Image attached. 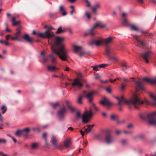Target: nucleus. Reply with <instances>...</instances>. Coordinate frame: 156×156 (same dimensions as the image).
I'll return each mask as SVG.
<instances>
[{
  "instance_id": "obj_37",
  "label": "nucleus",
  "mask_w": 156,
  "mask_h": 156,
  "mask_svg": "<svg viewBox=\"0 0 156 156\" xmlns=\"http://www.w3.org/2000/svg\"><path fill=\"white\" fill-rule=\"evenodd\" d=\"M83 97V95H80L78 98L77 100V102L79 104H81L82 103V99Z\"/></svg>"
},
{
  "instance_id": "obj_38",
  "label": "nucleus",
  "mask_w": 156,
  "mask_h": 156,
  "mask_svg": "<svg viewBox=\"0 0 156 156\" xmlns=\"http://www.w3.org/2000/svg\"><path fill=\"white\" fill-rule=\"evenodd\" d=\"M110 50L108 47L106 48H105V52L107 55H109L110 53Z\"/></svg>"
},
{
  "instance_id": "obj_43",
  "label": "nucleus",
  "mask_w": 156,
  "mask_h": 156,
  "mask_svg": "<svg viewBox=\"0 0 156 156\" xmlns=\"http://www.w3.org/2000/svg\"><path fill=\"white\" fill-rule=\"evenodd\" d=\"M123 133L126 135L130 134L132 133L133 132L131 131H127L125 130L122 131Z\"/></svg>"
},
{
  "instance_id": "obj_44",
  "label": "nucleus",
  "mask_w": 156,
  "mask_h": 156,
  "mask_svg": "<svg viewBox=\"0 0 156 156\" xmlns=\"http://www.w3.org/2000/svg\"><path fill=\"white\" fill-rule=\"evenodd\" d=\"M151 84L153 85L156 84V77L154 79H151Z\"/></svg>"
},
{
  "instance_id": "obj_61",
  "label": "nucleus",
  "mask_w": 156,
  "mask_h": 156,
  "mask_svg": "<svg viewBox=\"0 0 156 156\" xmlns=\"http://www.w3.org/2000/svg\"><path fill=\"white\" fill-rule=\"evenodd\" d=\"M127 13L125 12H123L122 13V16L124 18H124H126L125 17H126V16L127 15Z\"/></svg>"
},
{
  "instance_id": "obj_63",
  "label": "nucleus",
  "mask_w": 156,
  "mask_h": 156,
  "mask_svg": "<svg viewBox=\"0 0 156 156\" xmlns=\"http://www.w3.org/2000/svg\"><path fill=\"white\" fill-rule=\"evenodd\" d=\"M125 86L122 83V86L121 87V90H123L124 89Z\"/></svg>"
},
{
  "instance_id": "obj_21",
  "label": "nucleus",
  "mask_w": 156,
  "mask_h": 156,
  "mask_svg": "<svg viewBox=\"0 0 156 156\" xmlns=\"http://www.w3.org/2000/svg\"><path fill=\"white\" fill-rule=\"evenodd\" d=\"M22 37L24 40L28 41L30 43H31L32 42V39L27 34H25L24 36H22Z\"/></svg>"
},
{
  "instance_id": "obj_20",
  "label": "nucleus",
  "mask_w": 156,
  "mask_h": 156,
  "mask_svg": "<svg viewBox=\"0 0 156 156\" xmlns=\"http://www.w3.org/2000/svg\"><path fill=\"white\" fill-rule=\"evenodd\" d=\"M51 142L53 145L56 147H58V146L57 144V140L56 136L54 135H52L51 137Z\"/></svg>"
},
{
  "instance_id": "obj_56",
  "label": "nucleus",
  "mask_w": 156,
  "mask_h": 156,
  "mask_svg": "<svg viewBox=\"0 0 156 156\" xmlns=\"http://www.w3.org/2000/svg\"><path fill=\"white\" fill-rule=\"evenodd\" d=\"M11 37V35L9 34L5 36L6 41H8L9 40V38Z\"/></svg>"
},
{
  "instance_id": "obj_48",
  "label": "nucleus",
  "mask_w": 156,
  "mask_h": 156,
  "mask_svg": "<svg viewBox=\"0 0 156 156\" xmlns=\"http://www.w3.org/2000/svg\"><path fill=\"white\" fill-rule=\"evenodd\" d=\"M6 141L5 140L3 139H0V144L6 143Z\"/></svg>"
},
{
  "instance_id": "obj_2",
  "label": "nucleus",
  "mask_w": 156,
  "mask_h": 156,
  "mask_svg": "<svg viewBox=\"0 0 156 156\" xmlns=\"http://www.w3.org/2000/svg\"><path fill=\"white\" fill-rule=\"evenodd\" d=\"M116 98L118 100L117 105L119 106L122 105L124 103L128 105H133L135 108L138 109L139 105L143 104L144 102L141 101L138 96L136 94L133 95V97L129 100H126L123 96L122 95L120 98L117 97Z\"/></svg>"
},
{
  "instance_id": "obj_33",
  "label": "nucleus",
  "mask_w": 156,
  "mask_h": 156,
  "mask_svg": "<svg viewBox=\"0 0 156 156\" xmlns=\"http://www.w3.org/2000/svg\"><path fill=\"white\" fill-rule=\"evenodd\" d=\"M30 128H26L25 129H22V131L23 132V133H24V134H27H27L30 131Z\"/></svg>"
},
{
  "instance_id": "obj_32",
  "label": "nucleus",
  "mask_w": 156,
  "mask_h": 156,
  "mask_svg": "<svg viewBox=\"0 0 156 156\" xmlns=\"http://www.w3.org/2000/svg\"><path fill=\"white\" fill-rule=\"evenodd\" d=\"M122 23L123 25L125 26H127L129 25L128 20L126 18H124V19L123 20L122 22Z\"/></svg>"
},
{
  "instance_id": "obj_26",
  "label": "nucleus",
  "mask_w": 156,
  "mask_h": 156,
  "mask_svg": "<svg viewBox=\"0 0 156 156\" xmlns=\"http://www.w3.org/2000/svg\"><path fill=\"white\" fill-rule=\"evenodd\" d=\"M131 30L138 31L140 30L139 28L136 25L132 24L130 25Z\"/></svg>"
},
{
  "instance_id": "obj_11",
  "label": "nucleus",
  "mask_w": 156,
  "mask_h": 156,
  "mask_svg": "<svg viewBox=\"0 0 156 156\" xmlns=\"http://www.w3.org/2000/svg\"><path fill=\"white\" fill-rule=\"evenodd\" d=\"M98 23H95L90 29L87 30V32L85 33L84 35L86 36L88 34H90L91 36H94V33L93 30L98 27Z\"/></svg>"
},
{
  "instance_id": "obj_53",
  "label": "nucleus",
  "mask_w": 156,
  "mask_h": 156,
  "mask_svg": "<svg viewBox=\"0 0 156 156\" xmlns=\"http://www.w3.org/2000/svg\"><path fill=\"white\" fill-rule=\"evenodd\" d=\"M121 66L122 67V68L123 69H127V66L126 65L125 63L122 64L121 65Z\"/></svg>"
},
{
  "instance_id": "obj_16",
  "label": "nucleus",
  "mask_w": 156,
  "mask_h": 156,
  "mask_svg": "<svg viewBox=\"0 0 156 156\" xmlns=\"http://www.w3.org/2000/svg\"><path fill=\"white\" fill-rule=\"evenodd\" d=\"M136 83L135 87L136 90H144V88L143 87V83L142 82H139L138 81H135Z\"/></svg>"
},
{
  "instance_id": "obj_46",
  "label": "nucleus",
  "mask_w": 156,
  "mask_h": 156,
  "mask_svg": "<svg viewBox=\"0 0 156 156\" xmlns=\"http://www.w3.org/2000/svg\"><path fill=\"white\" fill-rule=\"evenodd\" d=\"M65 103L67 108L71 105L70 102L68 100H66L65 101Z\"/></svg>"
},
{
  "instance_id": "obj_50",
  "label": "nucleus",
  "mask_w": 156,
  "mask_h": 156,
  "mask_svg": "<svg viewBox=\"0 0 156 156\" xmlns=\"http://www.w3.org/2000/svg\"><path fill=\"white\" fill-rule=\"evenodd\" d=\"M32 129L34 131L37 130L38 132L40 131L41 129L39 127H36L33 128Z\"/></svg>"
},
{
  "instance_id": "obj_5",
  "label": "nucleus",
  "mask_w": 156,
  "mask_h": 156,
  "mask_svg": "<svg viewBox=\"0 0 156 156\" xmlns=\"http://www.w3.org/2000/svg\"><path fill=\"white\" fill-rule=\"evenodd\" d=\"M33 34H37L39 37L42 38H50L54 36V34L51 33L49 31H46L43 33H37L36 31L34 30L33 31Z\"/></svg>"
},
{
  "instance_id": "obj_47",
  "label": "nucleus",
  "mask_w": 156,
  "mask_h": 156,
  "mask_svg": "<svg viewBox=\"0 0 156 156\" xmlns=\"http://www.w3.org/2000/svg\"><path fill=\"white\" fill-rule=\"evenodd\" d=\"M98 27H99L102 28H105L106 27V24H101V23H98Z\"/></svg>"
},
{
  "instance_id": "obj_8",
  "label": "nucleus",
  "mask_w": 156,
  "mask_h": 156,
  "mask_svg": "<svg viewBox=\"0 0 156 156\" xmlns=\"http://www.w3.org/2000/svg\"><path fill=\"white\" fill-rule=\"evenodd\" d=\"M94 94V93L93 92L87 93L86 91L84 90L83 91V97H85L87 98L89 102L92 103Z\"/></svg>"
},
{
  "instance_id": "obj_60",
  "label": "nucleus",
  "mask_w": 156,
  "mask_h": 156,
  "mask_svg": "<svg viewBox=\"0 0 156 156\" xmlns=\"http://www.w3.org/2000/svg\"><path fill=\"white\" fill-rule=\"evenodd\" d=\"M141 31V32L143 34H145L147 33V31L146 30H140H140Z\"/></svg>"
},
{
  "instance_id": "obj_42",
  "label": "nucleus",
  "mask_w": 156,
  "mask_h": 156,
  "mask_svg": "<svg viewBox=\"0 0 156 156\" xmlns=\"http://www.w3.org/2000/svg\"><path fill=\"white\" fill-rule=\"evenodd\" d=\"M85 15L87 16L88 19H90V14L88 11H85Z\"/></svg>"
},
{
  "instance_id": "obj_22",
  "label": "nucleus",
  "mask_w": 156,
  "mask_h": 156,
  "mask_svg": "<svg viewBox=\"0 0 156 156\" xmlns=\"http://www.w3.org/2000/svg\"><path fill=\"white\" fill-rule=\"evenodd\" d=\"M59 10L63 16H65L67 14V12H66L65 9L63 5H61L60 6Z\"/></svg>"
},
{
  "instance_id": "obj_57",
  "label": "nucleus",
  "mask_w": 156,
  "mask_h": 156,
  "mask_svg": "<svg viewBox=\"0 0 156 156\" xmlns=\"http://www.w3.org/2000/svg\"><path fill=\"white\" fill-rule=\"evenodd\" d=\"M133 125L132 124H130L128 125L127 127L128 128H132L133 127Z\"/></svg>"
},
{
  "instance_id": "obj_41",
  "label": "nucleus",
  "mask_w": 156,
  "mask_h": 156,
  "mask_svg": "<svg viewBox=\"0 0 156 156\" xmlns=\"http://www.w3.org/2000/svg\"><path fill=\"white\" fill-rule=\"evenodd\" d=\"M67 108H69L72 112H73L75 110V108L73 107L71 105Z\"/></svg>"
},
{
  "instance_id": "obj_7",
  "label": "nucleus",
  "mask_w": 156,
  "mask_h": 156,
  "mask_svg": "<svg viewBox=\"0 0 156 156\" xmlns=\"http://www.w3.org/2000/svg\"><path fill=\"white\" fill-rule=\"evenodd\" d=\"M152 53V51L151 50H148L141 54L142 57L146 63L149 62L148 58L150 57V55Z\"/></svg>"
},
{
  "instance_id": "obj_13",
  "label": "nucleus",
  "mask_w": 156,
  "mask_h": 156,
  "mask_svg": "<svg viewBox=\"0 0 156 156\" xmlns=\"http://www.w3.org/2000/svg\"><path fill=\"white\" fill-rule=\"evenodd\" d=\"M101 43H103V40L101 38L98 40H92L91 41L88 43L89 45L90 46L95 45L97 46H99Z\"/></svg>"
},
{
  "instance_id": "obj_55",
  "label": "nucleus",
  "mask_w": 156,
  "mask_h": 156,
  "mask_svg": "<svg viewBox=\"0 0 156 156\" xmlns=\"http://www.w3.org/2000/svg\"><path fill=\"white\" fill-rule=\"evenodd\" d=\"M107 64H101V65H98L99 67L100 68H102L105 67L106 66H107Z\"/></svg>"
},
{
  "instance_id": "obj_23",
  "label": "nucleus",
  "mask_w": 156,
  "mask_h": 156,
  "mask_svg": "<svg viewBox=\"0 0 156 156\" xmlns=\"http://www.w3.org/2000/svg\"><path fill=\"white\" fill-rule=\"evenodd\" d=\"M73 48L74 51L75 53L79 51L82 48V46H77L75 45H73Z\"/></svg>"
},
{
  "instance_id": "obj_6",
  "label": "nucleus",
  "mask_w": 156,
  "mask_h": 156,
  "mask_svg": "<svg viewBox=\"0 0 156 156\" xmlns=\"http://www.w3.org/2000/svg\"><path fill=\"white\" fill-rule=\"evenodd\" d=\"M67 112V109L65 106L61 108L58 112L57 117L60 121L63 120L65 117V115Z\"/></svg>"
},
{
  "instance_id": "obj_1",
  "label": "nucleus",
  "mask_w": 156,
  "mask_h": 156,
  "mask_svg": "<svg viewBox=\"0 0 156 156\" xmlns=\"http://www.w3.org/2000/svg\"><path fill=\"white\" fill-rule=\"evenodd\" d=\"M64 40L63 37H56L55 44L51 47L52 53L49 56L51 58V62L54 64L57 63V56L62 61H67L69 57L67 50L62 43Z\"/></svg>"
},
{
  "instance_id": "obj_10",
  "label": "nucleus",
  "mask_w": 156,
  "mask_h": 156,
  "mask_svg": "<svg viewBox=\"0 0 156 156\" xmlns=\"http://www.w3.org/2000/svg\"><path fill=\"white\" fill-rule=\"evenodd\" d=\"M101 7V5L99 2H97L95 3L92 7L93 14L95 15H98V10L100 9Z\"/></svg>"
},
{
  "instance_id": "obj_17",
  "label": "nucleus",
  "mask_w": 156,
  "mask_h": 156,
  "mask_svg": "<svg viewBox=\"0 0 156 156\" xmlns=\"http://www.w3.org/2000/svg\"><path fill=\"white\" fill-rule=\"evenodd\" d=\"M112 42V38L111 37L103 40V44L106 46H108Z\"/></svg>"
},
{
  "instance_id": "obj_30",
  "label": "nucleus",
  "mask_w": 156,
  "mask_h": 156,
  "mask_svg": "<svg viewBox=\"0 0 156 156\" xmlns=\"http://www.w3.org/2000/svg\"><path fill=\"white\" fill-rule=\"evenodd\" d=\"M148 94L151 98L155 101H156V94H153L150 92H148Z\"/></svg>"
},
{
  "instance_id": "obj_19",
  "label": "nucleus",
  "mask_w": 156,
  "mask_h": 156,
  "mask_svg": "<svg viewBox=\"0 0 156 156\" xmlns=\"http://www.w3.org/2000/svg\"><path fill=\"white\" fill-rule=\"evenodd\" d=\"M100 103L103 105L108 106L111 105L108 100L105 97H104L103 99L100 101Z\"/></svg>"
},
{
  "instance_id": "obj_15",
  "label": "nucleus",
  "mask_w": 156,
  "mask_h": 156,
  "mask_svg": "<svg viewBox=\"0 0 156 156\" xmlns=\"http://www.w3.org/2000/svg\"><path fill=\"white\" fill-rule=\"evenodd\" d=\"M133 38L137 41L138 43L140 44L142 46H144L146 45V43L142 41L139 37L138 35L134 36L133 35H132Z\"/></svg>"
},
{
  "instance_id": "obj_34",
  "label": "nucleus",
  "mask_w": 156,
  "mask_h": 156,
  "mask_svg": "<svg viewBox=\"0 0 156 156\" xmlns=\"http://www.w3.org/2000/svg\"><path fill=\"white\" fill-rule=\"evenodd\" d=\"M7 108L5 105H3L1 108V110L2 111V113L4 114L6 111Z\"/></svg>"
},
{
  "instance_id": "obj_36",
  "label": "nucleus",
  "mask_w": 156,
  "mask_h": 156,
  "mask_svg": "<svg viewBox=\"0 0 156 156\" xmlns=\"http://www.w3.org/2000/svg\"><path fill=\"white\" fill-rule=\"evenodd\" d=\"M70 144V142L69 140H67L66 141L64 144V145L65 147H68L69 146V145Z\"/></svg>"
},
{
  "instance_id": "obj_31",
  "label": "nucleus",
  "mask_w": 156,
  "mask_h": 156,
  "mask_svg": "<svg viewBox=\"0 0 156 156\" xmlns=\"http://www.w3.org/2000/svg\"><path fill=\"white\" fill-rule=\"evenodd\" d=\"M38 147V144L36 143H34L31 145V148L33 149H37Z\"/></svg>"
},
{
  "instance_id": "obj_62",
  "label": "nucleus",
  "mask_w": 156,
  "mask_h": 156,
  "mask_svg": "<svg viewBox=\"0 0 156 156\" xmlns=\"http://www.w3.org/2000/svg\"><path fill=\"white\" fill-rule=\"evenodd\" d=\"M122 132H123L122 131H120V130H116V133L117 134H120Z\"/></svg>"
},
{
  "instance_id": "obj_29",
  "label": "nucleus",
  "mask_w": 156,
  "mask_h": 156,
  "mask_svg": "<svg viewBox=\"0 0 156 156\" xmlns=\"http://www.w3.org/2000/svg\"><path fill=\"white\" fill-rule=\"evenodd\" d=\"M50 105L53 108L55 109L60 104L58 102H57L55 103H51Z\"/></svg>"
},
{
  "instance_id": "obj_9",
  "label": "nucleus",
  "mask_w": 156,
  "mask_h": 156,
  "mask_svg": "<svg viewBox=\"0 0 156 156\" xmlns=\"http://www.w3.org/2000/svg\"><path fill=\"white\" fill-rule=\"evenodd\" d=\"M22 27L20 26H18L16 29V32L14 34V36L17 39V41L20 42L22 41V39L19 38L21 33V30Z\"/></svg>"
},
{
  "instance_id": "obj_45",
  "label": "nucleus",
  "mask_w": 156,
  "mask_h": 156,
  "mask_svg": "<svg viewBox=\"0 0 156 156\" xmlns=\"http://www.w3.org/2000/svg\"><path fill=\"white\" fill-rule=\"evenodd\" d=\"M98 66H92L91 67V68H93V69L94 71H97L98 70Z\"/></svg>"
},
{
  "instance_id": "obj_4",
  "label": "nucleus",
  "mask_w": 156,
  "mask_h": 156,
  "mask_svg": "<svg viewBox=\"0 0 156 156\" xmlns=\"http://www.w3.org/2000/svg\"><path fill=\"white\" fill-rule=\"evenodd\" d=\"M92 111L90 110L89 111H85L82 115V122L83 123H87L90 121V118L92 117Z\"/></svg>"
},
{
  "instance_id": "obj_25",
  "label": "nucleus",
  "mask_w": 156,
  "mask_h": 156,
  "mask_svg": "<svg viewBox=\"0 0 156 156\" xmlns=\"http://www.w3.org/2000/svg\"><path fill=\"white\" fill-rule=\"evenodd\" d=\"M111 118L112 120L116 121L117 123H120L119 122L118 120L119 116L117 115H111Z\"/></svg>"
},
{
  "instance_id": "obj_58",
  "label": "nucleus",
  "mask_w": 156,
  "mask_h": 156,
  "mask_svg": "<svg viewBox=\"0 0 156 156\" xmlns=\"http://www.w3.org/2000/svg\"><path fill=\"white\" fill-rule=\"evenodd\" d=\"M106 90L110 94H111L112 93L111 89L109 87L106 88Z\"/></svg>"
},
{
  "instance_id": "obj_39",
  "label": "nucleus",
  "mask_w": 156,
  "mask_h": 156,
  "mask_svg": "<svg viewBox=\"0 0 156 156\" xmlns=\"http://www.w3.org/2000/svg\"><path fill=\"white\" fill-rule=\"evenodd\" d=\"M151 79H149L146 77H144L143 78V80L151 84Z\"/></svg>"
},
{
  "instance_id": "obj_40",
  "label": "nucleus",
  "mask_w": 156,
  "mask_h": 156,
  "mask_svg": "<svg viewBox=\"0 0 156 156\" xmlns=\"http://www.w3.org/2000/svg\"><path fill=\"white\" fill-rule=\"evenodd\" d=\"M47 135V133L45 132L44 133H43V137L45 140V144H47V138H46Z\"/></svg>"
},
{
  "instance_id": "obj_51",
  "label": "nucleus",
  "mask_w": 156,
  "mask_h": 156,
  "mask_svg": "<svg viewBox=\"0 0 156 156\" xmlns=\"http://www.w3.org/2000/svg\"><path fill=\"white\" fill-rule=\"evenodd\" d=\"M48 60V57H43V61L44 63L46 62Z\"/></svg>"
},
{
  "instance_id": "obj_59",
  "label": "nucleus",
  "mask_w": 156,
  "mask_h": 156,
  "mask_svg": "<svg viewBox=\"0 0 156 156\" xmlns=\"http://www.w3.org/2000/svg\"><path fill=\"white\" fill-rule=\"evenodd\" d=\"M92 105L93 106L94 108V109L96 111H98L99 110L95 106V105L93 103H92Z\"/></svg>"
},
{
  "instance_id": "obj_24",
  "label": "nucleus",
  "mask_w": 156,
  "mask_h": 156,
  "mask_svg": "<svg viewBox=\"0 0 156 156\" xmlns=\"http://www.w3.org/2000/svg\"><path fill=\"white\" fill-rule=\"evenodd\" d=\"M90 54V52L89 51H83L80 53L79 54V56L80 58H82L83 57L85 56L86 55H89Z\"/></svg>"
},
{
  "instance_id": "obj_64",
  "label": "nucleus",
  "mask_w": 156,
  "mask_h": 156,
  "mask_svg": "<svg viewBox=\"0 0 156 156\" xmlns=\"http://www.w3.org/2000/svg\"><path fill=\"white\" fill-rule=\"evenodd\" d=\"M151 105L154 106L155 107H156V101H154L152 102L151 104Z\"/></svg>"
},
{
  "instance_id": "obj_14",
  "label": "nucleus",
  "mask_w": 156,
  "mask_h": 156,
  "mask_svg": "<svg viewBox=\"0 0 156 156\" xmlns=\"http://www.w3.org/2000/svg\"><path fill=\"white\" fill-rule=\"evenodd\" d=\"M73 87L77 86L79 89H80L83 86V84L78 78H75L72 84Z\"/></svg>"
},
{
  "instance_id": "obj_27",
  "label": "nucleus",
  "mask_w": 156,
  "mask_h": 156,
  "mask_svg": "<svg viewBox=\"0 0 156 156\" xmlns=\"http://www.w3.org/2000/svg\"><path fill=\"white\" fill-rule=\"evenodd\" d=\"M15 18L14 16H13L12 17V25L13 26L17 25L20 23V21H16L15 20Z\"/></svg>"
},
{
  "instance_id": "obj_52",
  "label": "nucleus",
  "mask_w": 156,
  "mask_h": 156,
  "mask_svg": "<svg viewBox=\"0 0 156 156\" xmlns=\"http://www.w3.org/2000/svg\"><path fill=\"white\" fill-rule=\"evenodd\" d=\"M127 143V140H123L121 141V143L122 145H125Z\"/></svg>"
},
{
  "instance_id": "obj_54",
  "label": "nucleus",
  "mask_w": 156,
  "mask_h": 156,
  "mask_svg": "<svg viewBox=\"0 0 156 156\" xmlns=\"http://www.w3.org/2000/svg\"><path fill=\"white\" fill-rule=\"evenodd\" d=\"M85 1L87 4V6L88 7L90 6H91V4L89 1L88 0H85Z\"/></svg>"
},
{
  "instance_id": "obj_28",
  "label": "nucleus",
  "mask_w": 156,
  "mask_h": 156,
  "mask_svg": "<svg viewBox=\"0 0 156 156\" xmlns=\"http://www.w3.org/2000/svg\"><path fill=\"white\" fill-rule=\"evenodd\" d=\"M15 135H16L20 136L21 135H24L25 136H27V134H24L23 133L22 130H18L16 133Z\"/></svg>"
},
{
  "instance_id": "obj_18",
  "label": "nucleus",
  "mask_w": 156,
  "mask_h": 156,
  "mask_svg": "<svg viewBox=\"0 0 156 156\" xmlns=\"http://www.w3.org/2000/svg\"><path fill=\"white\" fill-rule=\"evenodd\" d=\"M47 69L48 71L52 72H56L57 71L59 70L58 68L55 66L48 65L47 66Z\"/></svg>"
},
{
  "instance_id": "obj_12",
  "label": "nucleus",
  "mask_w": 156,
  "mask_h": 156,
  "mask_svg": "<svg viewBox=\"0 0 156 156\" xmlns=\"http://www.w3.org/2000/svg\"><path fill=\"white\" fill-rule=\"evenodd\" d=\"M105 140L108 144H110L114 142L115 139L111 135H107L105 138Z\"/></svg>"
},
{
  "instance_id": "obj_35",
  "label": "nucleus",
  "mask_w": 156,
  "mask_h": 156,
  "mask_svg": "<svg viewBox=\"0 0 156 156\" xmlns=\"http://www.w3.org/2000/svg\"><path fill=\"white\" fill-rule=\"evenodd\" d=\"M81 115L79 111H77L76 113V119H78L81 117Z\"/></svg>"
},
{
  "instance_id": "obj_49",
  "label": "nucleus",
  "mask_w": 156,
  "mask_h": 156,
  "mask_svg": "<svg viewBox=\"0 0 156 156\" xmlns=\"http://www.w3.org/2000/svg\"><path fill=\"white\" fill-rule=\"evenodd\" d=\"M62 32V30L61 28L60 27H59L58 28L56 32V34H59Z\"/></svg>"
},
{
  "instance_id": "obj_3",
  "label": "nucleus",
  "mask_w": 156,
  "mask_h": 156,
  "mask_svg": "<svg viewBox=\"0 0 156 156\" xmlns=\"http://www.w3.org/2000/svg\"><path fill=\"white\" fill-rule=\"evenodd\" d=\"M140 117L143 120L148 121L150 124L156 126V111L147 115L140 114Z\"/></svg>"
}]
</instances>
